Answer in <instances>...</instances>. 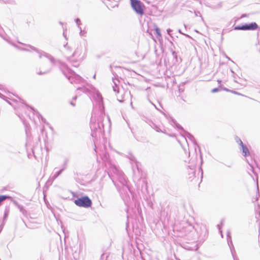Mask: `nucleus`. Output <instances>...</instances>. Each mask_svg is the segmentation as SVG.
<instances>
[{
  "label": "nucleus",
  "instance_id": "nucleus-1",
  "mask_svg": "<svg viewBox=\"0 0 260 260\" xmlns=\"http://www.w3.org/2000/svg\"><path fill=\"white\" fill-rule=\"evenodd\" d=\"M94 98L98 106L99 116L97 120H96L95 118L93 117V114H92L90 127L91 131V137L96 138L98 136H100L101 133H104V120H106V122L108 124L109 126L111 125V121L109 116H107L106 118L105 117V107L104 105L103 99L101 94L99 92L96 93Z\"/></svg>",
  "mask_w": 260,
  "mask_h": 260
},
{
  "label": "nucleus",
  "instance_id": "nucleus-2",
  "mask_svg": "<svg viewBox=\"0 0 260 260\" xmlns=\"http://www.w3.org/2000/svg\"><path fill=\"white\" fill-rule=\"evenodd\" d=\"M110 165L111 168V174L113 173L114 176L111 177L110 174L108 173V174L109 177H111L112 182L114 183V185L116 186H117V185L116 184L114 181V179H116L118 180V181L121 184H122L124 187L129 190L128 187L127 185H126V181L124 178L123 173L121 171L119 170L115 166L112 165L111 164Z\"/></svg>",
  "mask_w": 260,
  "mask_h": 260
},
{
  "label": "nucleus",
  "instance_id": "nucleus-3",
  "mask_svg": "<svg viewBox=\"0 0 260 260\" xmlns=\"http://www.w3.org/2000/svg\"><path fill=\"white\" fill-rule=\"evenodd\" d=\"M131 5L134 11L139 15L145 13V6L140 0H130Z\"/></svg>",
  "mask_w": 260,
  "mask_h": 260
},
{
  "label": "nucleus",
  "instance_id": "nucleus-4",
  "mask_svg": "<svg viewBox=\"0 0 260 260\" xmlns=\"http://www.w3.org/2000/svg\"><path fill=\"white\" fill-rule=\"evenodd\" d=\"M74 203L78 207L89 208L92 205V201L91 199L87 196H82L74 200Z\"/></svg>",
  "mask_w": 260,
  "mask_h": 260
},
{
  "label": "nucleus",
  "instance_id": "nucleus-5",
  "mask_svg": "<svg viewBox=\"0 0 260 260\" xmlns=\"http://www.w3.org/2000/svg\"><path fill=\"white\" fill-rule=\"evenodd\" d=\"M62 73L72 84L74 83H80L84 81V79L81 76L71 70L69 71V75H67L64 71H62Z\"/></svg>",
  "mask_w": 260,
  "mask_h": 260
},
{
  "label": "nucleus",
  "instance_id": "nucleus-6",
  "mask_svg": "<svg viewBox=\"0 0 260 260\" xmlns=\"http://www.w3.org/2000/svg\"><path fill=\"white\" fill-rule=\"evenodd\" d=\"M23 45L29 47L31 50L37 52L39 54V56L40 58H41L43 56L46 57L47 58H48L50 61V62H51V63L53 65L55 64V58L52 55L49 54V53H47L43 51L40 50L38 49H37V48H36L35 47L31 46L30 45L24 44H23Z\"/></svg>",
  "mask_w": 260,
  "mask_h": 260
},
{
  "label": "nucleus",
  "instance_id": "nucleus-7",
  "mask_svg": "<svg viewBox=\"0 0 260 260\" xmlns=\"http://www.w3.org/2000/svg\"><path fill=\"white\" fill-rule=\"evenodd\" d=\"M131 165L134 175L137 177L141 176L142 170L140 168V163L137 161L134 163L132 162Z\"/></svg>",
  "mask_w": 260,
  "mask_h": 260
},
{
  "label": "nucleus",
  "instance_id": "nucleus-8",
  "mask_svg": "<svg viewBox=\"0 0 260 260\" xmlns=\"http://www.w3.org/2000/svg\"><path fill=\"white\" fill-rule=\"evenodd\" d=\"M181 135L185 138L187 142V141L186 140V138H187L194 145L197 146L199 148V151L201 152L200 146L197 144V143L192 135L187 131H185L183 134H181Z\"/></svg>",
  "mask_w": 260,
  "mask_h": 260
},
{
  "label": "nucleus",
  "instance_id": "nucleus-9",
  "mask_svg": "<svg viewBox=\"0 0 260 260\" xmlns=\"http://www.w3.org/2000/svg\"><path fill=\"white\" fill-rule=\"evenodd\" d=\"M80 55V52L79 51V49L77 48L73 53L72 56H69L67 58V59L71 62L72 63V66L75 67H77L79 66V63L76 61H74L73 59V56L78 55L79 56Z\"/></svg>",
  "mask_w": 260,
  "mask_h": 260
},
{
  "label": "nucleus",
  "instance_id": "nucleus-10",
  "mask_svg": "<svg viewBox=\"0 0 260 260\" xmlns=\"http://www.w3.org/2000/svg\"><path fill=\"white\" fill-rule=\"evenodd\" d=\"M188 179L190 180H192L194 176H195V170L194 165H191L188 166Z\"/></svg>",
  "mask_w": 260,
  "mask_h": 260
},
{
  "label": "nucleus",
  "instance_id": "nucleus-11",
  "mask_svg": "<svg viewBox=\"0 0 260 260\" xmlns=\"http://www.w3.org/2000/svg\"><path fill=\"white\" fill-rule=\"evenodd\" d=\"M246 30H256L258 26L256 22H251L250 23H245Z\"/></svg>",
  "mask_w": 260,
  "mask_h": 260
},
{
  "label": "nucleus",
  "instance_id": "nucleus-12",
  "mask_svg": "<svg viewBox=\"0 0 260 260\" xmlns=\"http://www.w3.org/2000/svg\"><path fill=\"white\" fill-rule=\"evenodd\" d=\"M240 150L242 151V154L244 156L246 157L250 155L249 151L245 144H242L240 146Z\"/></svg>",
  "mask_w": 260,
  "mask_h": 260
},
{
  "label": "nucleus",
  "instance_id": "nucleus-13",
  "mask_svg": "<svg viewBox=\"0 0 260 260\" xmlns=\"http://www.w3.org/2000/svg\"><path fill=\"white\" fill-rule=\"evenodd\" d=\"M9 212H10L9 208L6 207L5 209L4 214L3 218V223L1 224L0 228H2L3 227V226L4 225V222L5 220H7L8 216L9 215Z\"/></svg>",
  "mask_w": 260,
  "mask_h": 260
},
{
  "label": "nucleus",
  "instance_id": "nucleus-14",
  "mask_svg": "<svg viewBox=\"0 0 260 260\" xmlns=\"http://www.w3.org/2000/svg\"><path fill=\"white\" fill-rule=\"evenodd\" d=\"M26 106H27V105H26ZM29 107L32 110L34 114H35L39 119H41L42 121L45 122V119L37 111L35 110L34 108H32L31 107L29 106Z\"/></svg>",
  "mask_w": 260,
  "mask_h": 260
},
{
  "label": "nucleus",
  "instance_id": "nucleus-15",
  "mask_svg": "<svg viewBox=\"0 0 260 260\" xmlns=\"http://www.w3.org/2000/svg\"><path fill=\"white\" fill-rule=\"evenodd\" d=\"M172 122H173L175 127L181 131L183 133L186 131L181 125L177 122L175 120L172 119Z\"/></svg>",
  "mask_w": 260,
  "mask_h": 260
},
{
  "label": "nucleus",
  "instance_id": "nucleus-16",
  "mask_svg": "<svg viewBox=\"0 0 260 260\" xmlns=\"http://www.w3.org/2000/svg\"><path fill=\"white\" fill-rule=\"evenodd\" d=\"M234 29L238 30H246L245 23L242 24L241 25H238L234 26Z\"/></svg>",
  "mask_w": 260,
  "mask_h": 260
},
{
  "label": "nucleus",
  "instance_id": "nucleus-17",
  "mask_svg": "<svg viewBox=\"0 0 260 260\" xmlns=\"http://www.w3.org/2000/svg\"><path fill=\"white\" fill-rule=\"evenodd\" d=\"M6 199H12V197L8 195L0 194V204H2V203Z\"/></svg>",
  "mask_w": 260,
  "mask_h": 260
},
{
  "label": "nucleus",
  "instance_id": "nucleus-18",
  "mask_svg": "<svg viewBox=\"0 0 260 260\" xmlns=\"http://www.w3.org/2000/svg\"><path fill=\"white\" fill-rule=\"evenodd\" d=\"M64 170V168H61L56 172H55L53 175L52 176V178L53 179H56L57 178L61 173Z\"/></svg>",
  "mask_w": 260,
  "mask_h": 260
},
{
  "label": "nucleus",
  "instance_id": "nucleus-19",
  "mask_svg": "<svg viewBox=\"0 0 260 260\" xmlns=\"http://www.w3.org/2000/svg\"><path fill=\"white\" fill-rule=\"evenodd\" d=\"M127 157L129 159L131 164H132V162L134 163V162L137 161V160H136L135 156L133 154H132L131 153H129L128 154V155H127Z\"/></svg>",
  "mask_w": 260,
  "mask_h": 260
},
{
  "label": "nucleus",
  "instance_id": "nucleus-20",
  "mask_svg": "<svg viewBox=\"0 0 260 260\" xmlns=\"http://www.w3.org/2000/svg\"><path fill=\"white\" fill-rule=\"evenodd\" d=\"M17 207L19 209V211L24 215V216H26L27 215V211L23 208L22 205H17Z\"/></svg>",
  "mask_w": 260,
  "mask_h": 260
},
{
  "label": "nucleus",
  "instance_id": "nucleus-21",
  "mask_svg": "<svg viewBox=\"0 0 260 260\" xmlns=\"http://www.w3.org/2000/svg\"><path fill=\"white\" fill-rule=\"evenodd\" d=\"M102 158L105 162H110L109 155L107 153H105L102 156Z\"/></svg>",
  "mask_w": 260,
  "mask_h": 260
},
{
  "label": "nucleus",
  "instance_id": "nucleus-22",
  "mask_svg": "<svg viewBox=\"0 0 260 260\" xmlns=\"http://www.w3.org/2000/svg\"><path fill=\"white\" fill-rule=\"evenodd\" d=\"M150 125L152 128H153L154 129H155L157 132H161V129L158 127L157 125H156L153 122H151V124H150Z\"/></svg>",
  "mask_w": 260,
  "mask_h": 260
},
{
  "label": "nucleus",
  "instance_id": "nucleus-23",
  "mask_svg": "<svg viewBox=\"0 0 260 260\" xmlns=\"http://www.w3.org/2000/svg\"><path fill=\"white\" fill-rule=\"evenodd\" d=\"M77 90H81L83 92L85 93H88L90 92L89 90L84 86L78 87Z\"/></svg>",
  "mask_w": 260,
  "mask_h": 260
},
{
  "label": "nucleus",
  "instance_id": "nucleus-24",
  "mask_svg": "<svg viewBox=\"0 0 260 260\" xmlns=\"http://www.w3.org/2000/svg\"><path fill=\"white\" fill-rule=\"evenodd\" d=\"M172 55L173 56L174 59H175V61L174 62V63H176L177 62H178L179 61H178V55H177V53L175 51L172 50Z\"/></svg>",
  "mask_w": 260,
  "mask_h": 260
},
{
  "label": "nucleus",
  "instance_id": "nucleus-25",
  "mask_svg": "<svg viewBox=\"0 0 260 260\" xmlns=\"http://www.w3.org/2000/svg\"><path fill=\"white\" fill-rule=\"evenodd\" d=\"M222 225H223V221L222 220L221 221L220 224H218L217 225V228L219 230V233H220V235H221V236L222 238L223 237V234H222V232L221 231V228H222Z\"/></svg>",
  "mask_w": 260,
  "mask_h": 260
},
{
  "label": "nucleus",
  "instance_id": "nucleus-26",
  "mask_svg": "<svg viewBox=\"0 0 260 260\" xmlns=\"http://www.w3.org/2000/svg\"><path fill=\"white\" fill-rule=\"evenodd\" d=\"M235 140L240 146L244 144L241 139L238 136L235 137Z\"/></svg>",
  "mask_w": 260,
  "mask_h": 260
},
{
  "label": "nucleus",
  "instance_id": "nucleus-27",
  "mask_svg": "<svg viewBox=\"0 0 260 260\" xmlns=\"http://www.w3.org/2000/svg\"><path fill=\"white\" fill-rule=\"evenodd\" d=\"M155 31L156 34L158 36L160 37H161V32H160V29L158 27L156 26L155 27Z\"/></svg>",
  "mask_w": 260,
  "mask_h": 260
},
{
  "label": "nucleus",
  "instance_id": "nucleus-28",
  "mask_svg": "<svg viewBox=\"0 0 260 260\" xmlns=\"http://www.w3.org/2000/svg\"><path fill=\"white\" fill-rule=\"evenodd\" d=\"M227 242L228 243L230 246V247L231 248V246H232L233 247L232 241V237H227Z\"/></svg>",
  "mask_w": 260,
  "mask_h": 260
},
{
  "label": "nucleus",
  "instance_id": "nucleus-29",
  "mask_svg": "<svg viewBox=\"0 0 260 260\" xmlns=\"http://www.w3.org/2000/svg\"><path fill=\"white\" fill-rule=\"evenodd\" d=\"M75 21L77 25L78 26V27H80V25L81 24V20L79 18H77L75 19Z\"/></svg>",
  "mask_w": 260,
  "mask_h": 260
},
{
  "label": "nucleus",
  "instance_id": "nucleus-30",
  "mask_svg": "<svg viewBox=\"0 0 260 260\" xmlns=\"http://www.w3.org/2000/svg\"><path fill=\"white\" fill-rule=\"evenodd\" d=\"M68 160L67 159L64 160V163L62 165V168H64V170L66 169L67 166L68 164Z\"/></svg>",
  "mask_w": 260,
  "mask_h": 260
},
{
  "label": "nucleus",
  "instance_id": "nucleus-31",
  "mask_svg": "<svg viewBox=\"0 0 260 260\" xmlns=\"http://www.w3.org/2000/svg\"><path fill=\"white\" fill-rule=\"evenodd\" d=\"M18 48H19L20 50H22V51H28V52L30 51L29 49H27V48H26L18 47Z\"/></svg>",
  "mask_w": 260,
  "mask_h": 260
},
{
  "label": "nucleus",
  "instance_id": "nucleus-32",
  "mask_svg": "<svg viewBox=\"0 0 260 260\" xmlns=\"http://www.w3.org/2000/svg\"><path fill=\"white\" fill-rule=\"evenodd\" d=\"M49 71H50V70H48V71H47L43 72H39V73H38V74L39 75H42L46 74H47V73H49Z\"/></svg>",
  "mask_w": 260,
  "mask_h": 260
},
{
  "label": "nucleus",
  "instance_id": "nucleus-33",
  "mask_svg": "<svg viewBox=\"0 0 260 260\" xmlns=\"http://www.w3.org/2000/svg\"><path fill=\"white\" fill-rule=\"evenodd\" d=\"M219 90V89L218 88H214L212 89L211 92L212 93H215V92H218Z\"/></svg>",
  "mask_w": 260,
  "mask_h": 260
},
{
  "label": "nucleus",
  "instance_id": "nucleus-34",
  "mask_svg": "<svg viewBox=\"0 0 260 260\" xmlns=\"http://www.w3.org/2000/svg\"><path fill=\"white\" fill-rule=\"evenodd\" d=\"M167 34L168 35H169L171 36V37L173 38V37L172 36V35L170 34L172 31V30L170 28H169L167 30Z\"/></svg>",
  "mask_w": 260,
  "mask_h": 260
},
{
  "label": "nucleus",
  "instance_id": "nucleus-35",
  "mask_svg": "<svg viewBox=\"0 0 260 260\" xmlns=\"http://www.w3.org/2000/svg\"><path fill=\"white\" fill-rule=\"evenodd\" d=\"M190 260H200V258L197 256L193 257Z\"/></svg>",
  "mask_w": 260,
  "mask_h": 260
},
{
  "label": "nucleus",
  "instance_id": "nucleus-36",
  "mask_svg": "<svg viewBox=\"0 0 260 260\" xmlns=\"http://www.w3.org/2000/svg\"><path fill=\"white\" fill-rule=\"evenodd\" d=\"M226 237H232L231 236V232L230 231H228L226 232Z\"/></svg>",
  "mask_w": 260,
  "mask_h": 260
},
{
  "label": "nucleus",
  "instance_id": "nucleus-37",
  "mask_svg": "<svg viewBox=\"0 0 260 260\" xmlns=\"http://www.w3.org/2000/svg\"><path fill=\"white\" fill-rule=\"evenodd\" d=\"M2 85L0 84V89H2ZM4 97H5V96L3 94L0 93V98L3 99Z\"/></svg>",
  "mask_w": 260,
  "mask_h": 260
},
{
  "label": "nucleus",
  "instance_id": "nucleus-38",
  "mask_svg": "<svg viewBox=\"0 0 260 260\" xmlns=\"http://www.w3.org/2000/svg\"><path fill=\"white\" fill-rule=\"evenodd\" d=\"M231 92L234 93V94H238V95H242L241 93L236 91H233V90H231Z\"/></svg>",
  "mask_w": 260,
  "mask_h": 260
},
{
  "label": "nucleus",
  "instance_id": "nucleus-39",
  "mask_svg": "<svg viewBox=\"0 0 260 260\" xmlns=\"http://www.w3.org/2000/svg\"><path fill=\"white\" fill-rule=\"evenodd\" d=\"M0 36H1L2 38H3L4 39H5V38H4V36H3V34H2V30H1V29H0Z\"/></svg>",
  "mask_w": 260,
  "mask_h": 260
},
{
  "label": "nucleus",
  "instance_id": "nucleus-40",
  "mask_svg": "<svg viewBox=\"0 0 260 260\" xmlns=\"http://www.w3.org/2000/svg\"><path fill=\"white\" fill-rule=\"evenodd\" d=\"M223 89L224 90H225V91H231V90H230V89H228V88H226V87H223Z\"/></svg>",
  "mask_w": 260,
  "mask_h": 260
},
{
  "label": "nucleus",
  "instance_id": "nucleus-41",
  "mask_svg": "<svg viewBox=\"0 0 260 260\" xmlns=\"http://www.w3.org/2000/svg\"><path fill=\"white\" fill-rule=\"evenodd\" d=\"M25 134H26V138H28V130H27V129L25 130Z\"/></svg>",
  "mask_w": 260,
  "mask_h": 260
},
{
  "label": "nucleus",
  "instance_id": "nucleus-42",
  "mask_svg": "<svg viewBox=\"0 0 260 260\" xmlns=\"http://www.w3.org/2000/svg\"><path fill=\"white\" fill-rule=\"evenodd\" d=\"M183 35H184V36H186V37H188V38H191V39H192V38H191L189 35H187V34H183Z\"/></svg>",
  "mask_w": 260,
  "mask_h": 260
},
{
  "label": "nucleus",
  "instance_id": "nucleus-43",
  "mask_svg": "<svg viewBox=\"0 0 260 260\" xmlns=\"http://www.w3.org/2000/svg\"><path fill=\"white\" fill-rule=\"evenodd\" d=\"M70 104H71V105H72L73 106H74H74H75V103H74L73 102L71 101V102H70Z\"/></svg>",
  "mask_w": 260,
  "mask_h": 260
},
{
  "label": "nucleus",
  "instance_id": "nucleus-44",
  "mask_svg": "<svg viewBox=\"0 0 260 260\" xmlns=\"http://www.w3.org/2000/svg\"><path fill=\"white\" fill-rule=\"evenodd\" d=\"M113 90H114V91L115 92H118V91H117V90H116V87H113Z\"/></svg>",
  "mask_w": 260,
  "mask_h": 260
},
{
  "label": "nucleus",
  "instance_id": "nucleus-45",
  "mask_svg": "<svg viewBox=\"0 0 260 260\" xmlns=\"http://www.w3.org/2000/svg\"><path fill=\"white\" fill-rule=\"evenodd\" d=\"M178 32H179V33H180L181 34L183 35V34H184V33H183V32H182V31L181 30V29H178Z\"/></svg>",
  "mask_w": 260,
  "mask_h": 260
},
{
  "label": "nucleus",
  "instance_id": "nucleus-46",
  "mask_svg": "<svg viewBox=\"0 0 260 260\" xmlns=\"http://www.w3.org/2000/svg\"><path fill=\"white\" fill-rule=\"evenodd\" d=\"M80 30V34L81 36H82V29H81V27H79V28Z\"/></svg>",
  "mask_w": 260,
  "mask_h": 260
},
{
  "label": "nucleus",
  "instance_id": "nucleus-47",
  "mask_svg": "<svg viewBox=\"0 0 260 260\" xmlns=\"http://www.w3.org/2000/svg\"><path fill=\"white\" fill-rule=\"evenodd\" d=\"M200 169L201 170V175H202V177H203V170L202 169V168L200 167Z\"/></svg>",
  "mask_w": 260,
  "mask_h": 260
},
{
  "label": "nucleus",
  "instance_id": "nucleus-48",
  "mask_svg": "<svg viewBox=\"0 0 260 260\" xmlns=\"http://www.w3.org/2000/svg\"><path fill=\"white\" fill-rule=\"evenodd\" d=\"M221 81H221V80H220V79H218V80H217V82H218V83L219 84H220V83H221Z\"/></svg>",
  "mask_w": 260,
  "mask_h": 260
},
{
  "label": "nucleus",
  "instance_id": "nucleus-49",
  "mask_svg": "<svg viewBox=\"0 0 260 260\" xmlns=\"http://www.w3.org/2000/svg\"><path fill=\"white\" fill-rule=\"evenodd\" d=\"M64 47H66L68 49H70V48L69 47H67V44L64 45Z\"/></svg>",
  "mask_w": 260,
  "mask_h": 260
},
{
  "label": "nucleus",
  "instance_id": "nucleus-50",
  "mask_svg": "<svg viewBox=\"0 0 260 260\" xmlns=\"http://www.w3.org/2000/svg\"><path fill=\"white\" fill-rule=\"evenodd\" d=\"M73 99L74 100H76L77 99V96H75L73 98Z\"/></svg>",
  "mask_w": 260,
  "mask_h": 260
},
{
  "label": "nucleus",
  "instance_id": "nucleus-51",
  "mask_svg": "<svg viewBox=\"0 0 260 260\" xmlns=\"http://www.w3.org/2000/svg\"><path fill=\"white\" fill-rule=\"evenodd\" d=\"M226 166L229 168H231V165H226Z\"/></svg>",
  "mask_w": 260,
  "mask_h": 260
},
{
  "label": "nucleus",
  "instance_id": "nucleus-52",
  "mask_svg": "<svg viewBox=\"0 0 260 260\" xmlns=\"http://www.w3.org/2000/svg\"><path fill=\"white\" fill-rule=\"evenodd\" d=\"M59 24H60V25H62V24H63V23H62V22L60 21V22H59Z\"/></svg>",
  "mask_w": 260,
  "mask_h": 260
},
{
  "label": "nucleus",
  "instance_id": "nucleus-53",
  "mask_svg": "<svg viewBox=\"0 0 260 260\" xmlns=\"http://www.w3.org/2000/svg\"><path fill=\"white\" fill-rule=\"evenodd\" d=\"M95 76H96V75H95V74H94V75H93V78L94 79H95Z\"/></svg>",
  "mask_w": 260,
  "mask_h": 260
},
{
  "label": "nucleus",
  "instance_id": "nucleus-54",
  "mask_svg": "<svg viewBox=\"0 0 260 260\" xmlns=\"http://www.w3.org/2000/svg\"><path fill=\"white\" fill-rule=\"evenodd\" d=\"M179 91H180V92L183 91V90H182V89H179Z\"/></svg>",
  "mask_w": 260,
  "mask_h": 260
},
{
  "label": "nucleus",
  "instance_id": "nucleus-55",
  "mask_svg": "<svg viewBox=\"0 0 260 260\" xmlns=\"http://www.w3.org/2000/svg\"><path fill=\"white\" fill-rule=\"evenodd\" d=\"M32 151L33 153H34V149H32Z\"/></svg>",
  "mask_w": 260,
  "mask_h": 260
},
{
  "label": "nucleus",
  "instance_id": "nucleus-56",
  "mask_svg": "<svg viewBox=\"0 0 260 260\" xmlns=\"http://www.w3.org/2000/svg\"><path fill=\"white\" fill-rule=\"evenodd\" d=\"M110 69H112V66H110Z\"/></svg>",
  "mask_w": 260,
  "mask_h": 260
},
{
  "label": "nucleus",
  "instance_id": "nucleus-57",
  "mask_svg": "<svg viewBox=\"0 0 260 260\" xmlns=\"http://www.w3.org/2000/svg\"><path fill=\"white\" fill-rule=\"evenodd\" d=\"M231 72H232L233 74H234V72H233V71L231 70Z\"/></svg>",
  "mask_w": 260,
  "mask_h": 260
},
{
  "label": "nucleus",
  "instance_id": "nucleus-58",
  "mask_svg": "<svg viewBox=\"0 0 260 260\" xmlns=\"http://www.w3.org/2000/svg\"><path fill=\"white\" fill-rule=\"evenodd\" d=\"M23 222H24L25 225L26 226V223H25V222L24 221H23Z\"/></svg>",
  "mask_w": 260,
  "mask_h": 260
},
{
  "label": "nucleus",
  "instance_id": "nucleus-59",
  "mask_svg": "<svg viewBox=\"0 0 260 260\" xmlns=\"http://www.w3.org/2000/svg\"><path fill=\"white\" fill-rule=\"evenodd\" d=\"M176 259L177 260H180L179 258H176Z\"/></svg>",
  "mask_w": 260,
  "mask_h": 260
},
{
  "label": "nucleus",
  "instance_id": "nucleus-60",
  "mask_svg": "<svg viewBox=\"0 0 260 260\" xmlns=\"http://www.w3.org/2000/svg\"><path fill=\"white\" fill-rule=\"evenodd\" d=\"M154 106H155V108H156L158 110V109L156 108V106H155L154 105Z\"/></svg>",
  "mask_w": 260,
  "mask_h": 260
},
{
  "label": "nucleus",
  "instance_id": "nucleus-61",
  "mask_svg": "<svg viewBox=\"0 0 260 260\" xmlns=\"http://www.w3.org/2000/svg\"><path fill=\"white\" fill-rule=\"evenodd\" d=\"M2 205V204H0V206Z\"/></svg>",
  "mask_w": 260,
  "mask_h": 260
},
{
  "label": "nucleus",
  "instance_id": "nucleus-62",
  "mask_svg": "<svg viewBox=\"0 0 260 260\" xmlns=\"http://www.w3.org/2000/svg\"><path fill=\"white\" fill-rule=\"evenodd\" d=\"M0 260H1V259H0Z\"/></svg>",
  "mask_w": 260,
  "mask_h": 260
}]
</instances>
